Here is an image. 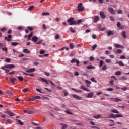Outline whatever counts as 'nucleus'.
Wrapping results in <instances>:
<instances>
[{
  "label": "nucleus",
  "instance_id": "nucleus-1",
  "mask_svg": "<svg viewBox=\"0 0 129 129\" xmlns=\"http://www.w3.org/2000/svg\"><path fill=\"white\" fill-rule=\"evenodd\" d=\"M67 22L69 23V25L72 26L73 25H76V21L74 20V18L71 17L67 20Z\"/></svg>",
  "mask_w": 129,
  "mask_h": 129
},
{
  "label": "nucleus",
  "instance_id": "nucleus-2",
  "mask_svg": "<svg viewBox=\"0 0 129 129\" xmlns=\"http://www.w3.org/2000/svg\"><path fill=\"white\" fill-rule=\"evenodd\" d=\"M38 38L37 36H33V43H36L37 45H41L42 43H43V40H41L39 41H38Z\"/></svg>",
  "mask_w": 129,
  "mask_h": 129
},
{
  "label": "nucleus",
  "instance_id": "nucleus-3",
  "mask_svg": "<svg viewBox=\"0 0 129 129\" xmlns=\"http://www.w3.org/2000/svg\"><path fill=\"white\" fill-rule=\"evenodd\" d=\"M82 6H83L82 3L79 4L77 7L78 12H83V11H84V7Z\"/></svg>",
  "mask_w": 129,
  "mask_h": 129
},
{
  "label": "nucleus",
  "instance_id": "nucleus-4",
  "mask_svg": "<svg viewBox=\"0 0 129 129\" xmlns=\"http://www.w3.org/2000/svg\"><path fill=\"white\" fill-rule=\"evenodd\" d=\"M75 62L77 63V66H79V60L78 59H76L75 58L72 59V60L71 61V63L72 64H73V63H75Z\"/></svg>",
  "mask_w": 129,
  "mask_h": 129
},
{
  "label": "nucleus",
  "instance_id": "nucleus-5",
  "mask_svg": "<svg viewBox=\"0 0 129 129\" xmlns=\"http://www.w3.org/2000/svg\"><path fill=\"white\" fill-rule=\"evenodd\" d=\"M12 35L9 34L8 35V36H6L5 37V40L6 41H7V42H11V39H12Z\"/></svg>",
  "mask_w": 129,
  "mask_h": 129
},
{
  "label": "nucleus",
  "instance_id": "nucleus-6",
  "mask_svg": "<svg viewBox=\"0 0 129 129\" xmlns=\"http://www.w3.org/2000/svg\"><path fill=\"white\" fill-rule=\"evenodd\" d=\"M73 98H75V99H78V100H82V98L81 97H80L79 96L76 95V94H74L72 95Z\"/></svg>",
  "mask_w": 129,
  "mask_h": 129
},
{
  "label": "nucleus",
  "instance_id": "nucleus-7",
  "mask_svg": "<svg viewBox=\"0 0 129 129\" xmlns=\"http://www.w3.org/2000/svg\"><path fill=\"white\" fill-rule=\"evenodd\" d=\"M4 67L5 68H9V69H13V68H15V66L14 64H7L5 65Z\"/></svg>",
  "mask_w": 129,
  "mask_h": 129
},
{
  "label": "nucleus",
  "instance_id": "nucleus-8",
  "mask_svg": "<svg viewBox=\"0 0 129 129\" xmlns=\"http://www.w3.org/2000/svg\"><path fill=\"white\" fill-rule=\"evenodd\" d=\"M109 12L111 13L112 15H115V11L112 8L109 7L108 9Z\"/></svg>",
  "mask_w": 129,
  "mask_h": 129
},
{
  "label": "nucleus",
  "instance_id": "nucleus-9",
  "mask_svg": "<svg viewBox=\"0 0 129 129\" xmlns=\"http://www.w3.org/2000/svg\"><path fill=\"white\" fill-rule=\"evenodd\" d=\"M81 89L84 90L85 91H87L88 92H90V90L88 89L87 88H85V87L83 85H82L80 87Z\"/></svg>",
  "mask_w": 129,
  "mask_h": 129
},
{
  "label": "nucleus",
  "instance_id": "nucleus-10",
  "mask_svg": "<svg viewBox=\"0 0 129 129\" xmlns=\"http://www.w3.org/2000/svg\"><path fill=\"white\" fill-rule=\"evenodd\" d=\"M24 113H27L28 114H32V113H33V111L27 109V110H24Z\"/></svg>",
  "mask_w": 129,
  "mask_h": 129
},
{
  "label": "nucleus",
  "instance_id": "nucleus-11",
  "mask_svg": "<svg viewBox=\"0 0 129 129\" xmlns=\"http://www.w3.org/2000/svg\"><path fill=\"white\" fill-rule=\"evenodd\" d=\"M114 47H115V48H117L118 49H123V46H122V45H120V44H117L116 43H115L114 44Z\"/></svg>",
  "mask_w": 129,
  "mask_h": 129
},
{
  "label": "nucleus",
  "instance_id": "nucleus-12",
  "mask_svg": "<svg viewBox=\"0 0 129 129\" xmlns=\"http://www.w3.org/2000/svg\"><path fill=\"white\" fill-rule=\"evenodd\" d=\"M100 15L101 18V19H105L106 16L105 14H104V13L103 12L101 11L100 12Z\"/></svg>",
  "mask_w": 129,
  "mask_h": 129
},
{
  "label": "nucleus",
  "instance_id": "nucleus-13",
  "mask_svg": "<svg viewBox=\"0 0 129 129\" xmlns=\"http://www.w3.org/2000/svg\"><path fill=\"white\" fill-rule=\"evenodd\" d=\"M93 95H94V94L92 92H90L88 94L87 97L88 98H92V97H93Z\"/></svg>",
  "mask_w": 129,
  "mask_h": 129
},
{
  "label": "nucleus",
  "instance_id": "nucleus-14",
  "mask_svg": "<svg viewBox=\"0 0 129 129\" xmlns=\"http://www.w3.org/2000/svg\"><path fill=\"white\" fill-rule=\"evenodd\" d=\"M5 120L8 124H12L13 123V121L10 119H5Z\"/></svg>",
  "mask_w": 129,
  "mask_h": 129
},
{
  "label": "nucleus",
  "instance_id": "nucleus-15",
  "mask_svg": "<svg viewBox=\"0 0 129 129\" xmlns=\"http://www.w3.org/2000/svg\"><path fill=\"white\" fill-rule=\"evenodd\" d=\"M99 21V17L98 16H95L94 18V23H96Z\"/></svg>",
  "mask_w": 129,
  "mask_h": 129
},
{
  "label": "nucleus",
  "instance_id": "nucleus-16",
  "mask_svg": "<svg viewBox=\"0 0 129 129\" xmlns=\"http://www.w3.org/2000/svg\"><path fill=\"white\" fill-rule=\"evenodd\" d=\"M23 53H24V54H30V53H31V52L29 51V50H28L27 49H23Z\"/></svg>",
  "mask_w": 129,
  "mask_h": 129
},
{
  "label": "nucleus",
  "instance_id": "nucleus-17",
  "mask_svg": "<svg viewBox=\"0 0 129 129\" xmlns=\"http://www.w3.org/2000/svg\"><path fill=\"white\" fill-rule=\"evenodd\" d=\"M121 36L124 38V39H125L126 38V34H125V31H123L121 33Z\"/></svg>",
  "mask_w": 129,
  "mask_h": 129
},
{
  "label": "nucleus",
  "instance_id": "nucleus-18",
  "mask_svg": "<svg viewBox=\"0 0 129 129\" xmlns=\"http://www.w3.org/2000/svg\"><path fill=\"white\" fill-rule=\"evenodd\" d=\"M31 37H33V32H31V33L28 35V41H30V40H31Z\"/></svg>",
  "mask_w": 129,
  "mask_h": 129
},
{
  "label": "nucleus",
  "instance_id": "nucleus-19",
  "mask_svg": "<svg viewBox=\"0 0 129 129\" xmlns=\"http://www.w3.org/2000/svg\"><path fill=\"white\" fill-rule=\"evenodd\" d=\"M5 113H8L10 116H14V113L11 111H7Z\"/></svg>",
  "mask_w": 129,
  "mask_h": 129
},
{
  "label": "nucleus",
  "instance_id": "nucleus-20",
  "mask_svg": "<svg viewBox=\"0 0 129 129\" xmlns=\"http://www.w3.org/2000/svg\"><path fill=\"white\" fill-rule=\"evenodd\" d=\"M107 33L109 37H110V36H113V32L112 31H109Z\"/></svg>",
  "mask_w": 129,
  "mask_h": 129
},
{
  "label": "nucleus",
  "instance_id": "nucleus-21",
  "mask_svg": "<svg viewBox=\"0 0 129 129\" xmlns=\"http://www.w3.org/2000/svg\"><path fill=\"white\" fill-rule=\"evenodd\" d=\"M97 28L100 31H104L105 30V27L102 28L100 25L98 26Z\"/></svg>",
  "mask_w": 129,
  "mask_h": 129
},
{
  "label": "nucleus",
  "instance_id": "nucleus-22",
  "mask_svg": "<svg viewBox=\"0 0 129 129\" xmlns=\"http://www.w3.org/2000/svg\"><path fill=\"white\" fill-rule=\"evenodd\" d=\"M116 64H118L119 66H124V63L121 61H117Z\"/></svg>",
  "mask_w": 129,
  "mask_h": 129
},
{
  "label": "nucleus",
  "instance_id": "nucleus-23",
  "mask_svg": "<svg viewBox=\"0 0 129 129\" xmlns=\"http://www.w3.org/2000/svg\"><path fill=\"white\" fill-rule=\"evenodd\" d=\"M85 82L87 84V87H88L89 86V85H90V84H91V82H90L87 80H85Z\"/></svg>",
  "mask_w": 129,
  "mask_h": 129
},
{
  "label": "nucleus",
  "instance_id": "nucleus-24",
  "mask_svg": "<svg viewBox=\"0 0 129 129\" xmlns=\"http://www.w3.org/2000/svg\"><path fill=\"white\" fill-rule=\"evenodd\" d=\"M36 99H41V96H36L33 97V100H36Z\"/></svg>",
  "mask_w": 129,
  "mask_h": 129
},
{
  "label": "nucleus",
  "instance_id": "nucleus-25",
  "mask_svg": "<svg viewBox=\"0 0 129 129\" xmlns=\"http://www.w3.org/2000/svg\"><path fill=\"white\" fill-rule=\"evenodd\" d=\"M95 68V67H94L93 66H92V65L87 66V69H94Z\"/></svg>",
  "mask_w": 129,
  "mask_h": 129
},
{
  "label": "nucleus",
  "instance_id": "nucleus-26",
  "mask_svg": "<svg viewBox=\"0 0 129 129\" xmlns=\"http://www.w3.org/2000/svg\"><path fill=\"white\" fill-rule=\"evenodd\" d=\"M108 118H115V115L114 114H110L108 116Z\"/></svg>",
  "mask_w": 129,
  "mask_h": 129
},
{
  "label": "nucleus",
  "instance_id": "nucleus-27",
  "mask_svg": "<svg viewBox=\"0 0 129 129\" xmlns=\"http://www.w3.org/2000/svg\"><path fill=\"white\" fill-rule=\"evenodd\" d=\"M6 93H7V94H9V95H10L11 96H13V95H14V94L9 90L6 91Z\"/></svg>",
  "mask_w": 129,
  "mask_h": 129
},
{
  "label": "nucleus",
  "instance_id": "nucleus-28",
  "mask_svg": "<svg viewBox=\"0 0 129 129\" xmlns=\"http://www.w3.org/2000/svg\"><path fill=\"white\" fill-rule=\"evenodd\" d=\"M60 125H62L61 128L62 129H66L67 128V124H64L63 123H61Z\"/></svg>",
  "mask_w": 129,
  "mask_h": 129
},
{
  "label": "nucleus",
  "instance_id": "nucleus-29",
  "mask_svg": "<svg viewBox=\"0 0 129 129\" xmlns=\"http://www.w3.org/2000/svg\"><path fill=\"white\" fill-rule=\"evenodd\" d=\"M111 111L113 113H119V112L117 110V109H111Z\"/></svg>",
  "mask_w": 129,
  "mask_h": 129
},
{
  "label": "nucleus",
  "instance_id": "nucleus-30",
  "mask_svg": "<svg viewBox=\"0 0 129 129\" xmlns=\"http://www.w3.org/2000/svg\"><path fill=\"white\" fill-rule=\"evenodd\" d=\"M116 54H121V53H122V50H121V49H118L116 51Z\"/></svg>",
  "mask_w": 129,
  "mask_h": 129
},
{
  "label": "nucleus",
  "instance_id": "nucleus-31",
  "mask_svg": "<svg viewBox=\"0 0 129 129\" xmlns=\"http://www.w3.org/2000/svg\"><path fill=\"white\" fill-rule=\"evenodd\" d=\"M83 21L82 19H79L77 21H76V25H79L80 23H82Z\"/></svg>",
  "mask_w": 129,
  "mask_h": 129
},
{
  "label": "nucleus",
  "instance_id": "nucleus-32",
  "mask_svg": "<svg viewBox=\"0 0 129 129\" xmlns=\"http://www.w3.org/2000/svg\"><path fill=\"white\" fill-rule=\"evenodd\" d=\"M29 89L28 88H26L23 90H22L23 92H24L26 93V92H28L29 91Z\"/></svg>",
  "mask_w": 129,
  "mask_h": 129
},
{
  "label": "nucleus",
  "instance_id": "nucleus-33",
  "mask_svg": "<svg viewBox=\"0 0 129 129\" xmlns=\"http://www.w3.org/2000/svg\"><path fill=\"white\" fill-rule=\"evenodd\" d=\"M96 48H97V45H96V44L94 45L92 47V51H94V50H95V49H96Z\"/></svg>",
  "mask_w": 129,
  "mask_h": 129
},
{
  "label": "nucleus",
  "instance_id": "nucleus-34",
  "mask_svg": "<svg viewBox=\"0 0 129 129\" xmlns=\"http://www.w3.org/2000/svg\"><path fill=\"white\" fill-rule=\"evenodd\" d=\"M11 45H12V46H18V45H19V43H18V42H12Z\"/></svg>",
  "mask_w": 129,
  "mask_h": 129
},
{
  "label": "nucleus",
  "instance_id": "nucleus-35",
  "mask_svg": "<svg viewBox=\"0 0 129 129\" xmlns=\"http://www.w3.org/2000/svg\"><path fill=\"white\" fill-rule=\"evenodd\" d=\"M17 78L19 80H20V81H23V80H24V78H23L22 76H18L17 77Z\"/></svg>",
  "mask_w": 129,
  "mask_h": 129
},
{
  "label": "nucleus",
  "instance_id": "nucleus-36",
  "mask_svg": "<svg viewBox=\"0 0 129 129\" xmlns=\"http://www.w3.org/2000/svg\"><path fill=\"white\" fill-rule=\"evenodd\" d=\"M42 15L43 16H49L50 15V13L48 12H43L42 13Z\"/></svg>",
  "mask_w": 129,
  "mask_h": 129
},
{
  "label": "nucleus",
  "instance_id": "nucleus-37",
  "mask_svg": "<svg viewBox=\"0 0 129 129\" xmlns=\"http://www.w3.org/2000/svg\"><path fill=\"white\" fill-rule=\"evenodd\" d=\"M10 81L11 82V83H15V82L16 81V78H11L10 80Z\"/></svg>",
  "mask_w": 129,
  "mask_h": 129
},
{
  "label": "nucleus",
  "instance_id": "nucleus-38",
  "mask_svg": "<svg viewBox=\"0 0 129 129\" xmlns=\"http://www.w3.org/2000/svg\"><path fill=\"white\" fill-rule=\"evenodd\" d=\"M115 102H119V101H122L121 99L118 98H115L114 99Z\"/></svg>",
  "mask_w": 129,
  "mask_h": 129
},
{
  "label": "nucleus",
  "instance_id": "nucleus-39",
  "mask_svg": "<svg viewBox=\"0 0 129 129\" xmlns=\"http://www.w3.org/2000/svg\"><path fill=\"white\" fill-rule=\"evenodd\" d=\"M119 79L120 80H125L126 79V78L125 77V76H122L120 77Z\"/></svg>",
  "mask_w": 129,
  "mask_h": 129
},
{
  "label": "nucleus",
  "instance_id": "nucleus-40",
  "mask_svg": "<svg viewBox=\"0 0 129 129\" xmlns=\"http://www.w3.org/2000/svg\"><path fill=\"white\" fill-rule=\"evenodd\" d=\"M70 30L71 33H76V31L73 30V28H72V27H70Z\"/></svg>",
  "mask_w": 129,
  "mask_h": 129
},
{
  "label": "nucleus",
  "instance_id": "nucleus-41",
  "mask_svg": "<svg viewBox=\"0 0 129 129\" xmlns=\"http://www.w3.org/2000/svg\"><path fill=\"white\" fill-rule=\"evenodd\" d=\"M41 80L43 81V82H45L46 84H49V82L47 80H45L44 78H41Z\"/></svg>",
  "mask_w": 129,
  "mask_h": 129
},
{
  "label": "nucleus",
  "instance_id": "nucleus-42",
  "mask_svg": "<svg viewBox=\"0 0 129 129\" xmlns=\"http://www.w3.org/2000/svg\"><path fill=\"white\" fill-rule=\"evenodd\" d=\"M103 65V60H100L99 67H101Z\"/></svg>",
  "mask_w": 129,
  "mask_h": 129
},
{
  "label": "nucleus",
  "instance_id": "nucleus-43",
  "mask_svg": "<svg viewBox=\"0 0 129 129\" xmlns=\"http://www.w3.org/2000/svg\"><path fill=\"white\" fill-rule=\"evenodd\" d=\"M2 51L6 52V53L8 52V48L7 47L2 48Z\"/></svg>",
  "mask_w": 129,
  "mask_h": 129
},
{
  "label": "nucleus",
  "instance_id": "nucleus-44",
  "mask_svg": "<svg viewBox=\"0 0 129 129\" xmlns=\"http://www.w3.org/2000/svg\"><path fill=\"white\" fill-rule=\"evenodd\" d=\"M26 72H28L29 73H31V72H33V68L29 69L26 70Z\"/></svg>",
  "mask_w": 129,
  "mask_h": 129
},
{
  "label": "nucleus",
  "instance_id": "nucleus-45",
  "mask_svg": "<svg viewBox=\"0 0 129 129\" xmlns=\"http://www.w3.org/2000/svg\"><path fill=\"white\" fill-rule=\"evenodd\" d=\"M17 120L19 124H20V125H24V123H22L21 120Z\"/></svg>",
  "mask_w": 129,
  "mask_h": 129
},
{
  "label": "nucleus",
  "instance_id": "nucleus-46",
  "mask_svg": "<svg viewBox=\"0 0 129 129\" xmlns=\"http://www.w3.org/2000/svg\"><path fill=\"white\" fill-rule=\"evenodd\" d=\"M0 31H1V32H6V31H7V28L3 27L0 29Z\"/></svg>",
  "mask_w": 129,
  "mask_h": 129
},
{
  "label": "nucleus",
  "instance_id": "nucleus-47",
  "mask_svg": "<svg viewBox=\"0 0 129 129\" xmlns=\"http://www.w3.org/2000/svg\"><path fill=\"white\" fill-rule=\"evenodd\" d=\"M100 116H101V115H98L97 116H94V118H96V119H98V118H100Z\"/></svg>",
  "mask_w": 129,
  "mask_h": 129
},
{
  "label": "nucleus",
  "instance_id": "nucleus-48",
  "mask_svg": "<svg viewBox=\"0 0 129 129\" xmlns=\"http://www.w3.org/2000/svg\"><path fill=\"white\" fill-rule=\"evenodd\" d=\"M91 81H92V82H94L95 83H96L97 82V81L96 80H95V79H94V78H92L91 79Z\"/></svg>",
  "mask_w": 129,
  "mask_h": 129
},
{
  "label": "nucleus",
  "instance_id": "nucleus-49",
  "mask_svg": "<svg viewBox=\"0 0 129 129\" xmlns=\"http://www.w3.org/2000/svg\"><path fill=\"white\" fill-rule=\"evenodd\" d=\"M106 63H111V60L109 59H106L105 60Z\"/></svg>",
  "mask_w": 129,
  "mask_h": 129
},
{
  "label": "nucleus",
  "instance_id": "nucleus-50",
  "mask_svg": "<svg viewBox=\"0 0 129 129\" xmlns=\"http://www.w3.org/2000/svg\"><path fill=\"white\" fill-rule=\"evenodd\" d=\"M70 48H71V49H74V45L73 43L70 44Z\"/></svg>",
  "mask_w": 129,
  "mask_h": 129
},
{
  "label": "nucleus",
  "instance_id": "nucleus-51",
  "mask_svg": "<svg viewBox=\"0 0 129 129\" xmlns=\"http://www.w3.org/2000/svg\"><path fill=\"white\" fill-rule=\"evenodd\" d=\"M109 83L111 85H113V83H114V81H113V80H111L109 82Z\"/></svg>",
  "mask_w": 129,
  "mask_h": 129
},
{
  "label": "nucleus",
  "instance_id": "nucleus-52",
  "mask_svg": "<svg viewBox=\"0 0 129 129\" xmlns=\"http://www.w3.org/2000/svg\"><path fill=\"white\" fill-rule=\"evenodd\" d=\"M5 62H7V63H10V62H11V59L10 58H6Z\"/></svg>",
  "mask_w": 129,
  "mask_h": 129
},
{
  "label": "nucleus",
  "instance_id": "nucleus-53",
  "mask_svg": "<svg viewBox=\"0 0 129 129\" xmlns=\"http://www.w3.org/2000/svg\"><path fill=\"white\" fill-rule=\"evenodd\" d=\"M115 118L116 117H122V115L121 114H116V115H115Z\"/></svg>",
  "mask_w": 129,
  "mask_h": 129
},
{
  "label": "nucleus",
  "instance_id": "nucleus-54",
  "mask_svg": "<svg viewBox=\"0 0 129 129\" xmlns=\"http://www.w3.org/2000/svg\"><path fill=\"white\" fill-rule=\"evenodd\" d=\"M121 74V72L120 71H117L115 73V75H120Z\"/></svg>",
  "mask_w": 129,
  "mask_h": 129
},
{
  "label": "nucleus",
  "instance_id": "nucleus-55",
  "mask_svg": "<svg viewBox=\"0 0 129 129\" xmlns=\"http://www.w3.org/2000/svg\"><path fill=\"white\" fill-rule=\"evenodd\" d=\"M44 89H45V90H47L48 92H52V90L48 89V88H45Z\"/></svg>",
  "mask_w": 129,
  "mask_h": 129
},
{
  "label": "nucleus",
  "instance_id": "nucleus-56",
  "mask_svg": "<svg viewBox=\"0 0 129 129\" xmlns=\"http://www.w3.org/2000/svg\"><path fill=\"white\" fill-rule=\"evenodd\" d=\"M116 12L118 14H122V11L121 10H117Z\"/></svg>",
  "mask_w": 129,
  "mask_h": 129
},
{
  "label": "nucleus",
  "instance_id": "nucleus-57",
  "mask_svg": "<svg viewBox=\"0 0 129 129\" xmlns=\"http://www.w3.org/2000/svg\"><path fill=\"white\" fill-rule=\"evenodd\" d=\"M120 59H125V55H121L120 56Z\"/></svg>",
  "mask_w": 129,
  "mask_h": 129
},
{
  "label": "nucleus",
  "instance_id": "nucleus-58",
  "mask_svg": "<svg viewBox=\"0 0 129 129\" xmlns=\"http://www.w3.org/2000/svg\"><path fill=\"white\" fill-rule=\"evenodd\" d=\"M55 40H58V39H60V36L58 34H57L55 36Z\"/></svg>",
  "mask_w": 129,
  "mask_h": 129
},
{
  "label": "nucleus",
  "instance_id": "nucleus-59",
  "mask_svg": "<svg viewBox=\"0 0 129 129\" xmlns=\"http://www.w3.org/2000/svg\"><path fill=\"white\" fill-rule=\"evenodd\" d=\"M110 20L112 21V22H114L115 19H114V18H113V17L110 16Z\"/></svg>",
  "mask_w": 129,
  "mask_h": 129
},
{
  "label": "nucleus",
  "instance_id": "nucleus-60",
  "mask_svg": "<svg viewBox=\"0 0 129 129\" xmlns=\"http://www.w3.org/2000/svg\"><path fill=\"white\" fill-rule=\"evenodd\" d=\"M121 90H123V91H125V90H127V87H125L124 88H121Z\"/></svg>",
  "mask_w": 129,
  "mask_h": 129
},
{
  "label": "nucleus",
  "instance_id": "nucleus-61",
  "mask_svg": "<svg viewBox=\"0 0 129 129\" xmlns=\"http://www.w3.org/2000/svg\"><path fill=\"white\" fill-rule=\"evenodd\" d=\"M39 54H41V55H43V54H45V50H41L39 52Z\"/></svg>",
  "mask_w": 129,
  "mask_h": 129
},
{
  "label": "nucleus",
  "instance_id": "nucleus-62",
  "mask_svg": "<svg viewBox=\"0 0 129 129\" xmlns=\"http://www.w3.org/2000/svg\"><path fill=\"white\" fill-rule=\"evenodd\" d=\"M107 91H113V89L112 88H108L106 89Z\"/></svg>",
  "mask_w": 129,
  "mask_h": 129
},
{
  "label": "nucleus",
  "instance_id": "nucleus-63",
  "mask_svg": "<svg viewBox=\"0 0 129 129\" xmlns=\"http://www.w3.org/2000/svg\"><path fill=\"white\" fill-rule=\"evenodd\" d=\"M89 60H90V61H94V57H93V56H91L89 58Z\"/></svg>",
  "mask_w": 129,
  "mask_h": 129
},
{
  "label": "nucleus",
  "instance_id": "nucleus-64",
  "mask_svg": "<svg viewBox=\"0 0 129 129\" xmlns=\"http://www.w3.org/2000/svg\"><path fill=\"white\" fill-rule=\"evenodd\" d=\"M106 69V65L104 64L102 67V70H105Z\"/></svg>",
  "mask_w": 129,
  "mask_h": 129
}]
</instances>
